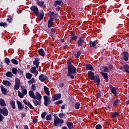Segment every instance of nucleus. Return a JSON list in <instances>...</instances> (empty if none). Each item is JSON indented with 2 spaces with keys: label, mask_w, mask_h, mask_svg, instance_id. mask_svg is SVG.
I'll return each instance as SVG.
<instances>
[{
  "label": "nucleus",
  "mask_w": 129,
  "mask_h": 129,
  "mask_svg": "<svg viewBox=\"0 0 129 129\" xmlns=\"http://www.w3.org/2000/svg\"><path fill=\"white\" fill-rule=\"evenodd\" d=\"M35 97L37 100H41L42 99V95L38 92H36L35 93Z\"/></svg>",
  "instance_id": "obj_14"
},
{
  "label": "nucleus",
  "mask_w": 129,
  "mask_h": 129,
  "mask_svg": "<svg viewBox=\"0 0 129 129\" xmlns=\"http://www.w3.org/2000/svg\"><path fill=\"white\" fill-rule=\"evenodd\" d=\"M1 88L3 94H7V92H8L7 89L4 87V86L3 85L1 86Z\"/></svg>",
  "instance_id": "obj_23"
},
{
  "label": "nucleus",
  "mask_w": 129,
  "mask_h": 129,
  "mask_svg": "<svg viewBox=\"0 0 129 129\" xmlns=\"http://www.w3.org/2000/svg\"><path fill=\"white\" fill-rule=\"evenodd\" d=\"M15 89H16V90H18L19 88H20V85L15 84V85L14 86Z\"/></svg>",
  "instance_id": "obj_53"
},
{
  "label": "nucleus",
  "mask_w": 129,
  "mask_h": 129,
  "mask_svg": "<svg viewBox=\"0 0 129 129\" xmlns=\"http://www.w3.org/2000/svg\"><path fill=\"white\" fill-rule=\"evenodd\" d=\"M64 121L62 119L59 118L58 116H55L54 119V126H57L59 123H63Z\"/></svg>",
  "instance_id": "obj_4"
},
{
  "label": "nucleus",
  "mask_w": 129,
  "mask_h": 129,
  "mask_svg": "<svg viewBox=\"0 0 129 129\" xmlns=\"http://www.w3.org/2000/svg\"><path fill=\"white\" fill-rule=\"evenodd\" d=\"M36 82V80L33 78L31 79L29 81H28L29 84H32V83H35Z\"/></svg>",
  "instance_id": "obj_40"
},
{
  "label": "nucleus",
  "mask_w": 129,
  "mask_h": 129,
  "mask_svg": "<svg viewBox=\"0 0 129 129\" xmlns=\"http://www.w3.org/2000/svg\"><path fill=\"white\" fill-rule=\"evenodd\" d=\"M18 96L20 97V98H23L24 96V95L23 94V93H21L20 91H18Z\"/></svg>",
  "instance_id": "obj_41"
},
{
  "label": "nucleus",
  "mask_w": 129,
  "mask_h": 129,
  "mask_svg": "<svg viewBox=\"0 0 129 129\" xmlns=\"http://www.w3.org/2000/svg\"><path fill=\"white\" fill-rule=\"evenodd\" d=\"M3 84L6 86H10L11 85V83L9 81H3Z\"/></svg>",
  "instance_id": "obj_30"
},
{
  "label": "nucleus",
  "mask_w": 129,
  "mask_h": 129,
  "mask_svg": "<svg viewBox=\"0 0 129 129\" xmlns=\"http://www.w3.org/2000/svg\"><path fill=\"white\" fill-rule=\"evenodd\" d=\"M12 73H13V74H15L16 75L18 73V70L16 68H13L12 69Z\"/></svg>",
  "instance_id": "obj_37"
},
{
  "label": "nucleus",
  "mask_w": 129,
  "mask_h": 129,
  "mask_svg": "<svg viewBox=\"0 0 129 129\" xmlns=\"http://www.w3.org/2000/svg\"><path fill=\"white\" fill-rule=\"evenodd\" d=\"M112 116H113V117H116V116H117V115H118V114L117 113V112H113L112 113Z\"/></svg>",
  "instance_id": "obj_52"
},
{
  "label": "nucleus",
  "mask_w": 129,
  "mask_h": 129,
  "mask_svg": "<svg viewBox=\"0 0 129 129\" xmlns=\"http://www.w3.org/2000/svg\"><path fill=\"white\" fill-rule=\"evenodd\" d=\"M11 62L15 64V65H18L19 64V62H18V60L15 59H12L11 60Z\"/></svg>",
  "instance_id": "obj_38"
},
{
  "label": "nucleus",
  "mask_w": 129,
  "mask_h": 129,
  "mask_svg": "<svg viewBox=\"0 0 129 129\" xmlns=\"http://www.w3.org/2000/svg\"><path fill=\"white\" fill-rule=\"evenodd\" d=\"M58 116L60 118H62V117H64V116H65V114L60 113L59 114Z\"/></svg>",
  "instance_id": "obj_56"
},
{
  "label": "nucleus",
  "mask_w": 129,
  "mask_h": 129,
  "mask_svg": "<svg viewBox=\"0 0 129 129\" xmlns=\"http://www.w3.org/2000/svg\"><path fill=\"white\" fill-rule=\"evenodd\" d=\"M20 79H19V78H16L15 79V84H18L20 85Z\"/></svg>",
  "instance_id": "obj_48"
},
{
  "label": "nucleus",
  "mask_w": 129,
  "mask_h": 129,
  "mask_svg": "<svg viewBox=\"0 0 129 129\" xmlns=\"http://www.w3.org/2000/svg\"><path fill=\"white\" fill-rule=\"evenodd\" d=\"M39 62L38 60V58H36L35 61H33V64L34 65H35L36 67V68H39Z\"/></svg>",
  "instance_id": "obj_24"
},
{
  "label": "nucleus",
  "mask_w": 129,
  "mask_h": 129,
  "mask_svg": "<svg viewBox=\"0 0 129 129\" xmlns=\"http://www.w3.org/2000/svg\"><path fill=\"white\" fill-rule=\"evenodd\" d=\"M34 100H33L32 101L34 104V105H35V106H38V105H41V100H36V99H34Z\"/></svg>",
  "instance_id": "obj_12"
},
{
  "label": "nucleus",
  "mask_w": 129,
  "mask_h": 129,
  "mask_svg": "<svg viewBox=\"0 0 129 129\" xmlns=\"http://www.w3.org/2000/svg\"><path fill=\"white\" fill-rule=\"evenodd\" d=\"M49 15L50 17V19H54V18H55L57 17V14H55L54 12H49Z\"/></svg>",
  "instance_id": "obj_21"
},
{
  "label": "nucleus",
  "mask_w": 129,
  "mask_h": 129,
  "mask_svg": "<svg viewBox=\"0 0 129 129\" xmlns=\"http://www.w3.org/2000/svg\"><path fill=\"white\" fill-rule=\"evenodd\" d=\"M17 103L18 105V109L19 110H22V109H24V107L23 106V105H22V103L20 101L17 100Z\"/></svg>",
  "instance_id": "obj_15"
},
{
  "label": "nucleus",
  "mask_w": 129,
  "mask_h": 129,
  "mask_svg": "<svg viewBox=\"0 0 129 129\" xmlns=\"http://www.w3.org/2000/svg\"><path fill=\"white\" fill-rule=\"evenodd\" d=\"M29 95L31 97V98H33V99H36V95H35V93L33 91H30L29 92Z\"/></svg>",
  "instance_id": "obj_18"
},
{
  "label": "nucleus",
  "mask_w": 129,
  "mask_h": 129,
  "mask_svg": "<svg viewBox=\"0 0 129 129\" xmlns=\"http://www.w3.org/2000/svg\"><path fill=\"white\" fill-rule=\"evenodd\" d=\"M62 103H63V101H62L61 100H60L57 102H55V104H56L57 105H58L59 104H61Z\"/></svg>",
  "instance_id": "obj_50"
},
{
  "label": "nucleus",
  "mask_w": 129,
  "mask_h": 129,
  "mask_svg": "<svg viewBox=\"0 0 129 129\" xmlns=\"http://www.w3.org/2000/svg\"><path fill=\"white\" fill-rule=\"evenodd\" d=\"M120 102V100H119V99H117L116 100H115L113 104V106H117V105H118V104H119Z\"/></svg>",
  "instance_id": "obj_22"
},
{
  "label": "nucleus",
  "mask_w": 129,
  "mask_h": 129,
  "mask_svg": "<svg viewBox=\"0 0 129 129\" xmlns=\"http://www.w3.org/2000/svg\"><path fill=\"white\" fill-rule=\"evenodd\" d=\"M63 2L61 1H55L54 4V7H57V6H62Z\"/></svg>",
  "instance_id": "obj_19"
},
{
  "label": "nucleus",
  "mask_w": 129,
  "mask_h": 129,
  "mask_svg": "<svg viewBox=\"0 0 129 129\" xmlns=\"http://www.w3.org/2000/svg\"><path fill=\"white\" fill-rule=\"evenodd\" d=\"M4 119V116L0 114V121H2Z\"/></svg>",
  "instance_id": "obj_60"
},
{
  "label": "nucleus",
  "mask_w": 129,
  "mask_h": 129,
  "mask_svg": "<svg viewBox=\"0 0 129 129\" xmlns=\"http://www.w3.org/2000/svg\"><path fill=\"white\" fill-rule=\"evenodd\" d=\"M21 90L23 92V93H24V94H27V89H26L25 87H21Z\"/></svg>",
  "instance_id": "obj_36"
},
{
  "label": "nucleus",
  "mask_w": 129,
  "mask_h": 129,
  "mask_svg": "<svg viewBox=\"0 0 129 129\" xmlns=\"http://www.w3.org/2000/svg\"><path fill=\"white\" fill-rule=\"evenodd\" d=\"M2 113L4 116H8L9 115V111H8V109L6 107L4 108Z\"/></svg>",
  "instance_id": "obj_16"
},
{
  "label": "nucleus",
  "mask_w": 129,
  "mask_h": 129,
  "mask_svg": "<svg viewBox=\"0 0 129 129\" xmlns=\"http://www.w3.org/2000/svg\"><path fill=\"white\" fill-rule=\"evenodd\" d=\"M84 39L83 38H81L79 39V40L78 41V46H83V44H84Z\"/></svg>",
  "instance_id": "obj_13"
},
{
  "label": "nucleus",
  "mask_w": 129,
  "mask_h": 129,
  "mask_svg": "<svg viewBox=\"0 0 129 129\" xmlns=\"http://www.w3.org/2000/svg\"><path fill=\"white\" fill-rule=\"evenodd\" d=\"M122 55L123 60H124L125 62H127V61H128L129 53L125 51L122 53Z\"/></svg>",
  "instance_id": "obj_7"
},
{
  "label": "nucleus",
  "mask_w": 129,
  "mask_h": 129,
  "mask_svg": "<svg viewBox=\"0 0 129 129\" xmlns=\"http://www.w3.org/2000/svg\"><path fill=\"white\" fill-rule=\"evenodd\" d=\"M53 27V19H50L48 22V28Z\"/></svg>",
  "instance_id": "obj_20"
},
{
  "label": "nucleus",
  "mask_w": 129,
  "mask_h": 129,
  "mask_svg": "<svg viewBox=\"0 0 129 129\" xmlns=\"http://www.w3.org/2000/svg\"><path fill=\"white\" fill-rule=\"evenodd\" d=\"M30 72L31 73H33L34 74L35 76H37L38 74H39V73L38 72V71L36 69V67H33L30 69Z\"/></svg>",
  "instance_id": "obj_8"
},
{
  "label": "nucleus",
  "mask_w": 129,
  "mask_h": 129,
  "mask_svg": "<svg viewBox=\"0 0 129 129\" xmlns=\"http://www.w3.org/2000/svg\"><path fill=\"white\" fill-rule=\"evenodd\" d=\"M63 86H64V84L63 83H61L59 84V87H61V88H62Z\"/></svg>",
  "instance_id": "obj_63"
},
{
  "label": "nucleus",
  "mask_w": 129,
  "mask_h": 129,
  "mask_svg": "<svg viewBox=\"0 0 129 129\" xmlns=\"http://www.w3.org/2000/svg\"><path fill=\"white\" fill-rule=\"evenodd\" d=\"M7 21L9 22V23H12V22H13V18H12V16H8Z\"/></svg>",
  "instance_id": "obj_44"
},
{
  "label": "nucleus",
  "mask_w": 129,
  "mask_h": 129,
  "mask_svg": "<svg viewBox=\"0 0 129 129\" xmlns=\"http://www.w3.org/2000/svg\"><path fill=\"white\" fill-rule=\"evenodd\" d=\"M68 77H70L71 79H74V76L73 75L76 73V68L74 67L73 64H70L68 67Z\"/></svg>",
  "instance_id": "obj_1"
},
{
  "label": "nucleus",
  "mask_w": 129,
  "mask_h": 129,
  "mask_svg": "<svg viewBox=\"0 0 129 129\" xmlns=\"http://www.w3.org/2000/svg\"><path fill=\"white\" fill-rule=\"evenodd\" d=\"M80 55H81V51H79L77 52V54L75 55L76 58H79Z\"/></svg>",
  "instance_id": "obj_43"
},
{
  "label": "nucleus",
  "mask_w": 129,
  "mask_h": 129,
  "mask_svg": "<svg viewBox=\"0 0 129 129\" xmlns=\"http://www.w3.org/2000/svg\"><path fill=\"white\" fill-rule=\"evenodd\" d=\"M67 125L69 129L73 128V123L69 122L67 123Z\"/></svg>",
  "instance_id": "obj_32"
},
{
  "label": "nucleus",
  "mask_w": 129,
  "mask_h": 129,
  "mask_svg": "<svg viewBox=\"0 0 129 129\" xmlns=\"http://www.w3.org/2000/svg\"><path fill=\"white\" fill-rule=\"evenodd\" d=\"M25 115H26V114L25 113H21V117L23 118V117H25Z\"/></svg>",
  "instance_id": "obj_62"
},
{
  "label": "nucleus",
  "mask_w": 129,
  "mask_h": 129,
  "mask_svg": "<svg viewBox=\"0 0 129 129\" xmlns=\"http://www.w3.org/2000/svg\"><path fill=\"white\" fill-rule=\"evenodd\" d=\"M88 76L90 79L92 80H95L96 81V85H99L100 84V79H99V76H94V73L91 71L88 72Z\"/></svg>",
  "instance_id": "obj_3"
},
{
  "label": "nucleus",
  "mask_w": 129,
  "mask_h": 129,
  "mask_svg": "<svg viewBox=\"0 0 129 129\" xmlns=\"http://www.w3.org/2000/svg\"><path fill=\"white\" fill-rule=\"evenodd\" d=\"M6 75L7 77H13V73H12V72H8Z\"/></svg>",
  "instance_id": "obj_35"
},
{
  "label": "nucleus",
  "mask_w": 129,
  "mask_h": 129,
  "mask_svg": "<svg viewBox=\"0 0 129 129\" xmlns=\"http://www.w3.org/2000/svg\"><path fill=\"white\" fill-rule=\"evenodd\" d=\"M39 79L40 80L41 82H44V81H46V80H48V77L45 75L41 74L39 77Z\"/></svg>",
  "instance_id": "obj_6"
},
{
  "label": "nucleus",
  "mask_w": 129,
  "mask_h": 129,
  "mask_svg": "<svg viewBox=\"0 0 129 129\" xmlns=\"http://www.w3.org/2000/svg\"><path fill=\"white\" fill-rule=\"evenodd\" d=\"M110 89L114 95L117 94V89L116 88L112 87V86H110Z\"/></svg>",
  "instance_id": "obj_9"
},
{
  "label": "nucleus",
  "mask_w": 129,
  "mask_h": 129,
  "mask_svg": "<svg viewBox=\"0 0 129 129\" xmlns=\"http://www.w3.org/2000/svg\"><path fill=\"white\" fill-rule=\"evenodd\" d=\"M51 34H54L55 33V29L52 28L51 30Z\"/></svg>",
  "instance_id": "obj_61"
},
{
  "label": "nucleus",
  "mask_w": 129,
  "mask_h": 129,
  "mask_svg": "<svg viewBox=\"0 0 129 129\" xmlns=\"http://www.w3.org/2000/svg\"><path fill=\"white\" fill-rule=\"evenodd\" d=\"M124 70H125V72L129 74V66L128 64H125L123 66Z\"/></svg>",
  "instance_id": "obj_28"
},
{
  "label": "nucleus",
  "mask_w": 129,
  "mask_h": 129,
  "mask_svg": "<svg viewBox=\"0 0 129 129\" xmlns=\"http://www.w3.org/2000/svg\"><path fill=\"white\" fill-rule=\"evenodd\" d=\"M31 10L32 11V12H34L35 15H36V16L39 18L40 20H43V19H44V12H39V10L38 9L37 6L31 7Z\"/></svg>",
  "instance_id": "obj_2"
},
{
  "label": "nucleus",
  "mask_w": 129,
  "mask_h": 129,
  "mask_svg": "<svg viewBox=\"0 0 129 129\" xmlns=\"http://www.w3.org/2000/svg\"><path fill=\"white\" fill-rule=\"evenodd\" d=\"M5 63H6V64L9 65V64L10 63V62H11V60L9 58H6L5 59Z\"/></svg>",
  "instance_id": "obj_46"
},
{
  "label": "nucleus",
  "mask_w": 129,
  "mask_h": 129,
  "mask_svg": "<svg viewBox=\"0 0 129 129\" xmlns=\"http://www.w3.org/2000/svg\"><path fill=\"white\" fill-rule=\"evenodd\" d=\"M97 96L98 98H101V92H98L97 93Z\"/></svg>",
  "instance_id": "obj_55"
},
{
  "label": "nucleus",
  "mask_w": 129,
  "mask_h": 129,
  "mask_svg": "<svg viewBox=\"0 0 129 129\" xmlns=\"http://www.w3.org/2000/svg\"><path fill=\"white\" fill-rule=\"evenodd\" d=\"M51 118H52V116L51 115V114L47 115L46 117V120H50Z\"/></svg>",
  "instance_id": "obj_49"
},
{
  "label": "nucleus",
  "mask_w": 129,
  "mask_h": 129,
  "mask_svg": "<svg viewBox=\"0 0 129 129\" xmlns=\"http://www.w3.org/2000/svg\"><path fill=\"white\" fill-rule=\"evenodd\" d=\"M47 115V112H43L41 114V118L42 119H45V116Z\"/></svg>",
  "instance_id": "obj_47"
},
{
  "label": "nucleus",
  "mask_w": 129,
  "mask_h": 129,
  "mask_svg": "<svg viewBox=\"0 0 129 129\" xmlns=\"http://www.w3.org/2000/svg\"><path fill=\"white\" fill-rule=\"evenodd\" d=\"M90 47H94V48H96L95 47V45H96V42L95 41H90Z\"/></svg>",
  "instance_id": "obj_34"
},
{
  "label": "nucleus",
  "mask_w": 129,
  "mask_h": 129,
  "mask_svg": "<svg viewBox=\"0 0 129 129\" xmlns=\"http://www.w3.org/2000/svg\"><path fill=\"white\" fill-rule=\"evenodd\" d=\"M44 99V104L45 106H48L50 103H51V101H50V98L48 97L47 96H44L43 97Z\"/></svg>",
  "instance_id": "obj_5"
},
{
  "label": "nucleus",
  "mask_w": 129,
  "mask_h": 129,
  "mask_svg": "<svg viewBox=\"0 0 129 129\" xmlns=\"http://www.w3.org/2000/svg\"><path fill=\"white\" fill-rule=\"evenodd\" d=\"M28 106H29L31 109H34V106H33L31 103H29V104L28 105Z\"/></svg>",
  "instance_id": "obj_57"
},
{
  "label": "nucleus",
  "mask_w": 129,
  "mask_h": 129,
  "mask_svg": "<svg viewBox=\"0 0 129 129\" xmlns=\"http://www.w3.org/2000/svg\"><path fill=\"white\" fill-rule=\"evenodd\" d=\"M37 4L38 6L40 7V8H46V5H44V2L40 1L39 0H37Z\"/></svg>",
  "instance_id": "obj_10"
},
{
  "label": "nucleus",
  "mask_w": 129,
  "mask_h": 129,
  "mask_svg": "<svg viewBox=\"0 0 129 129\" xmlns=\"http://www.w3.org/2000/svg\"><path fill=\"white\" fill-rule=\"evenodd\" d=\"M26 76L27 79H31L32 78V74L30 73L27 74Z\"/></svg>",
  "instance_id": "obj_45"
},
{
  "label": "nucleus",
  "mask_w": 129,
  "mask_h": 129,
  "mask_svg": "<svg viewBox=\"0 0 129 129\" xmlns=\"http://www.w3.org/2000/svg\"><path fill=\"white\" fill-rule=\"evenodd\" d=\"M10 103L12 108H13V109H16V102L14 101H11Z\"/></svg>",
  "instance_id": "obj_26"
},
{
  "label": "nucleus",
  "mask_w": 129,
  "mask_h": 129,
  "mask_svg": "<svg viewBox=\"0 0 129 129\" xmlns=\"http://www.w3.org/2000/svg\"><path fill=\"white\" fill-rule=\"evenodd\" d=\"M43 89L46 95L48 96H50V92H49V88L47 87L46 86H44Z\"/></svg>",
  "instance_id": "obj_17"
},
{
  "label": "nucleus",
  "mask_w": 129,
  "mask_h": 129,
  "mask_svg": "<svg viewBox=\"0 0 129 129\" xmlns=\"http://www.w3.org/2000/svg\"><path fill=\"white\" fill-rule=\"evenodd\" d=\"M1 27H4V28H6V27H7L8 25H7V23L6 22H1L0 23Z\"/></svg>",
  "instance_id": "obj_42"
},
{
  "label": "nucleus",
  "mask_w": 129,
  "mask_h": 129,
  "mask_svg": "<svg viewBox=\"0 0 129 129\" xmlns=\"http://www.w3.org/2000/svg\"><path fill=\"white\" fill-rule=\"evenodd\" d=\"M23 102H24V104H26V105H29V104L30 103V102L27 101L26 100H24Z\"/></svg>",
  "instance_id": "obj_59"
},
{
  "label": "nucleus",
  "mask_w": 129,
  "mask_h": 129,
  "mask_svg": "<svg viewBox=\"0 0 129 129\" xmlns=\"http://www.w3.org/2000/svg\"><path fill=\"white\" fill-rule=\"evenodd\" d=\"M101 75H102L104 79H105L106 80H107V79H108V76H107V74L103 73V72H101Z\"/></svg>",
  "instance_id": "obj_25"
},
{
  "label": "nucleus",
  "mask_w": 129,
  "mask_h": 129,
  "mask_svg": "<svg viewBox=\"0 0 129 129\" xmlns=\"http://www.w3.org/2000/svg\"><path fill=\"white\" fill-rule=\"evenodd\" d=\"M31 90L32 91H35L36 90V85L33 84L31 86Z\"/></svg>",
  "instance_id": "obj_51"
},
{
  "label": "nucleus",
  "mask_w": 129,
  "mask_h": 129,
  "mask_svg": "<svg viewBox=\"0 0 129 129\" xmlns=\"http://www.w3.org/2000/svg\"><path fill=\"white\" fill-rule=\"evenodd\" d=\"M61 94H56L52 97V100L53 101H55V100H58V99H60V98H61Z\"/></svg>",
  "instance_id": "obj_11"
},
{
  "label": "nucleus",
  "mask_w": 129,
  "mask_h": 129,
  "mask_svg": "<svg viewBox=\"0 0 129 129\" xmlns=\"http://www.w3.org/2000/svg\"><path fill=\"white\" fill-rule=\"evenodd\" d=\"M39 53L40 56H44L45 55V52H44V49L41 48L39 50Z\"/></svg>",
  "instance_id": "obj_31"
},
{
  "label": "nucleus",
  "mask_w": 129,
  "mask_h": 129,
  "mask_svg": "<svg viewBox=\"0 0 129 129\" xmlns=\"http://www.w3.org/2000/svg\"><path fill=\"white\" fill-rule=\"evenodd\" d=\"M76 109H79V107H80V103L79 102H77L75 104Z\"/></svg>",
  "instance_id": "obj_39"
},
{
  "label": "nucleus",
  "mask_w": 129,
  "mask_h": 129,
  "mask_svg": "<svg viewBox=\"0 0 129 129\" xmlns=\"http://www.w3.org/2000/svg\"><path fill=\"white\" fill-rule=\"evenodd\" d=\"M0 105H1V106H6V105H7L6 102H5V100L3 99H0Z\"/></svg>",
  "instance_id": "obj_27"
},
{
  "label": "nucleus",
  "mask_w": 129,
  "mask_h": 129,
  "mask_svg": "<svg viewBox=\"0 0 129 129\" xmlns=\"http://www.w3.org/2000/svg\"><path fill=\"white\" fill-rule=\"evenodd\" d=\"M101 125L100 124H98L96 126V129H101L102 128Z\"/></svg>",
  "instance_id": "obj_58"
},
{
  "label": "nucleus",
  "mask_w": 129,
  "mask_h": 129,
  "mask_svg": "<svg viewBox=\"0 0 129 129\" xmlns=\"http://www.w3.org/2000/svg\"><path fill=\"white\" fill-rule=\"evenodd\" d=\"M18 72L19 73V74H23V72L22 71H21V70H18Z\"/></svg>",
  "instance_id": "obj_64"
},
{
  "label": "nucleus",
  "mask_w": 129,
  "mask_h": 129,
  "mask_svg": "<svg viewBox=\"0 0 129 129\" xmlns=\"http://www.w3.org/2000/svg\"><path fill=\"white\" fill-rule=\"evenodd\" d=\"M86 68L88 69V70H91L92 71H93V67L91 64H87L86 65Z\"/></svg>",
  "instance_id": "obj_33"
},
{
  "label": "nucleus",
  "mask_w": 129,
  "mask_h": 129,
  "mask_svg": "<svg viewBox=\"0 0 129 129\" xmlns=\"http://www.w3.org/2000/svg\"><path fill=\"white\" fill-rule=\"evenodd\" d=\"M104 72H109V69L107 67H105L104 68Z\"/></svg>",
  "instance_id": "obj_54"
},
{
  "label": "nucleus",
  "mask_w": 129,
  "mask_h": 129,
  "mask_svg": "<svg viewBox=\"0 0 129 129\" xmlns=\"http://www.w3.org/2000/svg\"><path fill=\"white\" fill-rule=\"evenodd\" d=\"M71 38L72 40H76L77 39V36H76L75 33L73 32L72 33Z\"/></svg>",
  "instance_id": "obj_29"
}]
</instances>
